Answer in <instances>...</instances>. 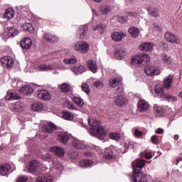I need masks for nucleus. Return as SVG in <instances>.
<instances>
[{
    "mask_svg": "<svg viewBox=\"0 0 182 182\" xmlns=\"http://www.w3.org/2000/svg\"><path fill=\"white\" fill-rule=\"evenodd\" d=\"M129 33L132 35V38H137L140 35V30L139 28L132 26L129 29Z\"/></svg>",
    "mask_w": 182,
    "mask_h": 182,
    "instance_id": "nucleus-42",
    "label": "nucleus"
},
{
    "mask_svg": "<svg viewBox=\"0 0 182 182\" xmlns=\"http://www.w3.org/2000/svg\"><path fill=\"white\" fill-rule=\"evenodd\" d=\"M5 32H6L9 36H11V38H14V36H17L19 31L14 27H4Z\"/></svg>",
    "mask_w": 182,
    "mask_h": 182,
    "instance_id": "nucleus-25",
    "label": "nucleus"
},
{
    "mask_svg": "<svg viewBox=\"0 0 182 182\" xmlns=\"http://www.w3.org/2000/svg\"><path fill=\"white\" fill-rule=\"evenodd\" d=\"M154 110L161 116L164 114H168V113L171 112V109L167 106L159 107L158 105H155Z\"/></svg>",
    "mask_w": 182,
    "mask_h": 182,
    "instance_id": "nucleus-10",
    "label": "nucleus"
},
{
    "mask_svg": "<svg viewBox=\"0 0 182 182\" xmlns=\"http://www.w3.org/2000/svg\"><path fill=\"white\" fill-rule=\"evenodd\" d=\"M11 170V165L8 164H4L0 166V174L1 176H6L8 171Z\"/></svg>",
    "mask_w": 182,
    "mask_h": 182,
    "instance_id": "nucleus-30",
    "label": "nucleus"
},
{
    "mask_svg": "<svg viewBox=\"0 0 182 182\" xmlns=\"http://www.w3.org/2000/svg\"><path fill=\"white\" fill-rule=\"evenodd\" d=\"M50 150L58 157H63L65 156V150L59 146H53Z\"/></svg>",
    "mask_w": 182,
    "mask_h": 182,
    "instance_id": "nucleus-23",
    "label": "nucleus"
},
{
    "mask_svg": "<svg viewBox=\"0 0 182 182\" xmlns=\"http://www.w3.org/2000/svg\"><path fill=\"white\" fill-rule=\"evenodd\" d=\"M138 110L141 113L149 110V103L146 100H141L138 102Z\"/></svg>",
    "mask_w": 182,
    "mask_h": 182,
    "instance_id": "nucleus-18",
    "label": "nucleus"
},
{
    "mask_svg": "<svg viewBox=\"0 0 182 182\" xmlns=\"http://www.w3.org/2000/svg\"><path fill=\"white\" fill-rule=\"evenodd\" d=\"M114 56H115L119 60H122V59L126 56V51L122 49H117L114 52Z\"/></svg>",
    "mask_w": 182,
    "mask_h": 182,
    "instance_id": "nucleus-36",
    "label": "nucleus"
},
{
    "mask_svg": "<svg viewBox=\"0 0 182 182\" xmlns=\"http://www.w3.org/2000/svg\"><path fill=\"white\" fill-rule=\"evenodd\" d=\"M38 97L41 100H50L52 95H50L48 90H41L38 92Z\"/></svg>",
    "mask_w": 182,
    "mask_h": 182,
    "instance_id": "nucleus-11",
    "label": "nucleus"
},
{
    "mask_svg": "<svg viewBox=\"0 0 182 182\" xmlns=\"http://www.w3.org/2000/svg\"><path fill=\"white\" fill-rule=\"evenodd\" d=\"M20 46L25 50L31 49V47L32 46V40H31V38H26L20 42Z\"/></svg>",
    "mask_w": 182,
    "mask_h": 182,
    "instance_id": "nucleus-17",
    "label": "nucleus"
},
{
    "mask_svg": "<svg viewBox=\"0 0 182 182\" xmlns=\"http://www.w3.org/2000/svg\"><path fill=\"white\" fill-rule=\"evenodd\" d=\"M148 13L154 18H159L160 16V10L157 7L150 6L147 9Z\"/></svg>",
    "mask_w": 182,
    "mask_h": 182,
    "instance_id": "nucleus-22",
    "label": "nucleus"
},
{
    "mask_svg": "<svg viewBox=\"0 0 182 182\" xmlns=\"http://www.w3.org/2000/svg\"><path fill=\"white\" fill-rule=\"evenodd\" d=\"M53 167L55 168V170H59L60 171H62L63 170V166L59 162V161H56L55 162L53 163Z\"/></svg>",
    "mask_w": 182,
    "mask_h": 182,
    "instance_id": "nucleus-51",
    "label": "nucleus"
},
{
    "mask_svg": "<svg viewBox=\"0 0 182 182\" xmlns=\"http://www.w3.org/2000/svg\"><path fill=\"white\" fill-rule=\"evenodd\" d=\"M42 130L45 133H58V127L52 122L43 124Z\"/></svg>",
    "mask_w": 182,
    "mask_h": 182,
    "instance_id": "nucleus-7",
    "label": "nucleus"
},
{
    "mask_svg": "<svg viewBox=\"0 0 182 182\" xmlns=\"http://www.w3.org/2000/svg\"><path fill=\"white\" fill-rule=\"evenodd\" d=\"M63 62L65 65H73L77 63V58H76V57H73L69 59H64Z\"/></svg>",
    "mask_w": 182,
    "mask_h": 182,
    "instance_id": "nucleus-45",
    "label": "nucleus"
},
{
    "mask_svg": "<svg viewBox=\"0 0 182 182\" xmlns=\"http://www.w3.org/2000/svg\"><path fill=\"white\" fill-rule=\"evenodd\" d=\"M164 38L166 42H169L170 43H175V45H178V43H180V38H178V36H175L170 31L165 33Z\"/></svg>",
    "mask_w": 182,
    "mask_h": 182,
    "instance_id": "nucleus-5",
    "label": "nucleus"
},
{
    "mask_svg": "<svg viewBox=\"0 0 182 182\" xmlns=\"http://www.w3.org/2000/svg\"><path fill=\"white\" fill-rule=\"evenodd\" d=\"M57 139L58 141H61V143L66 144L68 141H69V135L66 134V132L60 133L58 134Z\"/></svg>",
    "mask_w": 182,
    "mask_h": 182,
    "instance_id": "nucleus-28",
    "label": "nucleus"
},
{
    "mask_svg": "<svg viewBox=\"0 0 182 182\" xmlns=\"http://www.w3.org/2000/svg\"><path fill=\"white\" fill-rule=\"evenodd\" d=\"M109 85L110 87H117L118 86L117 89L120 87L122 89V86H119L120 85V79L119 78H114L109 80Z\"/></svg>",
    "mask_w": 182,
    "mask_h": 182,
    "instance_id": "nucleus-38",
    "label": "nucleus"
},
{
    "mask_svg": "<svg viewBox=\"0 0 182 182\" xmlns=\"http://www.w3.org/2000/svg\"><path fill=\"white\" fill-rule=\"evenodd\" d=\"M132 178L134 182H147V176L144 173L137 171V169H135Z\"/></svg>",
    "mask_w": 182,
    "mask_h": 182,
    "instance_id": "nucleus-6",
    "label": "nucleus"
},
{
    "mask_svg": "<svg viewBox=\"0 0 182 182\" xmlns=\"http://www.w3.org/2000/svg\"><path fill=\"white\" fill-rule=\"evenodd\" d=\"M42 159L44 161H49L50 159H52V156L49 154H46L45 155L42 156Z\"/></svg>",
    "mask_w": 182,
    "mask_h": 182,
    "instance_id": "nucleus-55",
    "label": "nucleus"
},
{
    "mask_svg": "<svg viewBox=\"0 0 182 182\" xmlns=\"http://www.w3.org/2000/svg\"><path fill=\"white\" fill-rule=\"evenodd\" d=\"M150 63V56L144 53L139 55H136L132 59V65H146V63Z\"/></svg>",
    "mask_w": 182,
    "mask_h": 182,
    "instance_id": "nucleus-3",
    "label": "nucleus"
},
{
    "mask_svg": "<svg viewBox=\"0 0 182 182\" xmlns=\"http://www.w3.org/2000/svg\"><path fill=\"white\" fill-rule=\"evenodd\" d=\"M134 134L136 137H140L141 136H143V132L139 129H135Z\"/></svg>",
    "mask_w": 182,
    "mask_h": 182,
    "instance_id": "nucleus-58",
    "label": "nucleus"
},
{
    "mask_svg": "<svg viewBox=\"0 0 182 182\" xmlns=\"http://www.w3.org/2000/svg\"><path fill=\"white\" fill-rule=\"evenodd\" d=\"M19 99H21V95L15 92V91H13V90L7 91V93L6 95V100H19Z\"/></svg>",
    "mask_w": 182,
    "mask_h": 182,
    "instance_id": "nucleus-13",
    "label": "nucleus"
},
{
    "mask_svg": "<svg viewBox=\"0 0 182 182\" xmlns=\"http://www.w3.org/2000/svg\"><path fill=\"white\" fill-rule=\"evenodd\" d=\"M106 29H107V26L105 23L97 24V26L93 27V31H99L100 33H105Z\"/></svg>",
    "mask_w": 182,
    "mask_h": 182,
    "instance_id": "nucleus-35",
    "label": "nucleus"
},
{
    "mask_svg": "<svg viewBox=\"0 0 182 182\" xmlns=\"http://www.w3.org/2000/svg\"><path fill=\"white\" fill-rule=\"evenodd\" d=\"M70 70L73 72L74 75H82V73H85V72H86L87 68L85 65H79L73 67Z\"/></svg>",
    "mask_w": 182,
    "mask_h": 182,
    "instance_id": "nucleus-24",
    "label": "nucleus"
},
{
    "mask_svg": "<svg viewBox=\"0 0 182 182\" xmlns=\"http://www.w3.org/2000/svg\"><path fill=\"white\" fill-rule=\"evenodd\" d=\"M144 157L145 159H146V160H150V159H151V153L150 152L145 153Z\"/></svg>",
    "mask_w": 182,
    "mask_h": 182,
    "instance_id": "nucleus-60",
    "label": "nucleus"
},
{
    "mask_svg": "<svg viewBox=\"0 0 182 182\" xmlns=\"http://www.w3.org/2000/svg\"><path fill=\"white\" fill-rule=\"evenodd\" d=\"M164 132V130L162 128H159L156 129V133L158 134H163Z\"/></svg>",
    "mask_w": 182,
    "mask_h": 182,
    "instance_id": "nucleus-63",
    "label": "nucleus"
},
{
    "mask_svg": "<svg viewBox=\"0 0 182 182\" xmlns=\"http://www.w3.org/2000/svg\"><path fill=\"white\" fill-rule=\"evenodd\" d=\"M161 58L164 63L166 65H171V63H173V59L166 53H162Z\"/></svg>",
    "mask_w": 182,
    "mask_h": 182,
    "instance_id": "nucleus-33",
    "label": "nucleus"
},
{
    "mask_svg": "<svg viewBox=\"0 0 182 182\" xmlns=\"http://www.w3.org/2000/svg\"><path fill=\"white\" fill-rule=\"evenodd\" d=\"M100 12L101 15H107V14L112 12V6L107 5L102 6L100 8Z\"/></svg>",
    "mask_w": 182,
    "mask_h": 182,
    "instance_id": "nucleus-41",
    "label": "nucleus"
},
{
    "mask_svg": "<svg viewBox=\"0 0 182 182\" xmlns=\"http://www.w3.org/2000/svg\"><path fill=\"white\" fill-rule=\"evenodd\" d=\"M105 159L107 160H113L116 159V155L113 152V149L111 148H106L104 154Z\"/></svg>",
    "mask_w": 182,
    "mask_h": 182,
    "instance_id": "nucleus-20",
    "label": "nucleus"
},
{
    "mask_svg": "<svg viewBox=\"0 0 182 182\" xmlns=\"http://www.w3.org/2000/svg\"><path fill=\"white\" fill-rule=\"evenodd\" d=\"M164 99H166V100H168V102H176V100H177V97H176L173 95H168L167 94H166Z\"/></svg>",
    "mask_w": 182,
    "mask_h": 182,
    "instance_id": "nucleus-53",
    "label": "nucleus"
},
{
    "mask_svg": "<svg viewBox=\"0 0 182 182\" xmlns=\"http://www.w3.org/2000/svg\"><path fill=\"white\" fill-rule=\"evenodd\" d=\"M81 89L87 95H89V93H90V87L89 86V84H87V83H83L81 86Z\"/></svg>",
    "mask_w": 182,
    "mask_h": 182,
    "instance_id": "nucleus-50",
    "label": "nucleus"
},
{
    "mask_svg": "<svg viewBox=\"0 0 182 182\" xmlns=\"http://www.w3.org/2000/svg\"><path fill=\"white\" fill-rule=\"evenodd\" d=\"M17 182H26L28 181V177L26 176H20L16 180Z\"/></svg>",
    "mask_w": 182,
    "mask_h": 182,
    "instance_id": "nucleus-56",
    "label": "nucleus"
},
{
    "mask_svg": "<svg viewBox=\"0 0 182 182\" xmlns=\"http://www.w3.org/2000/svg\"><path fill=\"white\" fill-rule=\"evenodd\" d=\"M60 87L63 93H68L70 90V85L66 83L62 84Z\"/></svg>",
    "mask_w": 182,
    "mask_h": 182,
    "instance_id": "nucleus-46",
    "label": "nucleus"
},
{
    "mask_svg": "<svg viewBox=\"0 0 182 182\" xmlns=\"http://www.w3.org/2000/svg\"><path fill=\"white\" fill-rule=\"evenodd\" d=\"M63 119L64 120H68L71 122V120H73L75 119V115H73V113H72L70 111H63Z\"/></svg>",
    "mask_w": 182,
    "mask_h": 182,
    "instance_id": "nucleus-34",
    "label": "nucleus"
},
{
    "mask_svg": "<svg viewBox=\"0 0 182 182\" xmlns=\"http://www.w3.org/2000/svg\"><path fill=\"white\" fill-rule=\"evenodd\" d=\"M94 86L99 90L103 89V82L102 81H96L94 83Z\"/></svg>",
    "mask_w": 182,
    "mask_h": 182,
    "instance_id": "nucleus-54",
    "label": "nucleus"
},
{
    "mask_svg": "<svg viewBox=\"0 0 182 182\" xmlns=\"http://www.w3.org/2000/svg\"><path fill=\"white\" fill-rule=\"evenodd\" d=\"M39 167V161L36 159L31 161L28 164V171L29 173H35Z\"/></svg>",
    "mask_w": 182,
    "mask_h": 182,
    "instance_id": "nucleus-15",
    "label": "nucleus"
},
{
    "mask_svg": "<svg viewBox=\"0 0 182 182\" xmlns=\"http://www.w3.org/2000/svg\"><path fill=\"white\" fill-rule=\"evenodd\" d=\"M117 21L119 22V23H124V22H126V20L124 19V17L121 16L117 18Z\"/></svg>",
    "mask_w": 182,
    "mask_h": 182,
    "instance_id": "nucleus-61",
    "label": "nucleus"
},
{
    "mask_svg": "<svg viewBox=\"0 0 182 182\" xmlns=\"http://www.w3.org/2000/svg\"><path fill=\"white\" fill-rule=\"evenodd\" d=\"M23 28L26 32L28 31V32H31L33 29V26H32V23H24L22 25Z\"/></svg>",
    "mask_w": 182,
    "mask_h": 182,
    "instance_id": "nucleus-48",
    "label": "nucleus"
},
{
    "mask_svg": "<svg viewBox=\"0 0 182 182\" xmlns=\"http://www.w3.org/2000/svg\"><path fill=\"white\" fill-rule=\"evenodd\" d=\"M154 92L157 96L159 97H161L162 99H164L166 97V92H164V89L163 87H160V85H156L154 88Z\"/></svg>",
    "mask_w": 182,
    "mask_h": 182,
    "instance_id": "nucleus-29",
    "label": "nucleus"
},
{
    "mask_svg": "<svg viewBox=\"0 0 182 182\" xmlns=\"http://www.w3.org/2000/svg\"><path fill=\"white\" fill-rule=\"evenodd\" d=\"M80 167H91V166H93V162L89 159L81 160L80 161Z\"/></svg>",
    "mask_w": 182,
    "mask_h": 182,
    "instance_id": "nucleus-43",
    "label": "nucleus"
},
{
    "mask_svg": "<svg viewBox=\"0 0 182 182\" xmlns=\"http://www.w3.org/2000/svg\"><path fill=\"white\" fill-rule=\"evenodd\" d=\"M68 107L70 110H77V108L72 103H68Z\"/></svg>",
    "mask_w": 182,
    "mask_h": 182,
    "instance_id": "nucleus-57",
    "label": "nucleus"
},
{
    "mask_svg": "<svg viewBox=\"0 0 182 182\" xmlns=\"http://www.w3.org/2000/svg\"><path fill=\"white\" fill-rule=\"evenodd\" d=\"M124 89L123 85H121L120 87H118L116 92V96L114 97V102L117 106H124L126 103H127V98L123 95Z\"/></svg>",
    "mask_w": 182,
    "mask_h": 182,
    "instance_id": "nucleus-2",
    "label": "nucleus"
},
{
    "mask_svg": "<svg viewBox=\"0 0 182 182\" xmlns=\"http://www.w3.org/2000/svg\"><path fill=\"white\" fill-rule=\"evenodd\" d=\"M144 72L147 76H156L160 75V69L153 65L146 67Z\"/></svg>",
    "mask_w": 182,
    "mask_h": 182,
    "instance_id": "nucleus-9",
    "label": "nucleus"
},
{
    "mask_svg": "<svg viewBox=\"0 0 182 182\" xmlns=\"http://www.w3.org/2000/svg\"><path fill=\"white\" fill-rule=\"evenodd\" d=\"M73 146L77 150H85L86 149V144L83 141L75 139L73 141Z\"/></svg>",
    "mask_w": 182,
    "mask_h": 182,
    "instance_id": "nucleus-27",
    "label": "nucleus"
},
{
    "mask_svg": "<svg viewBox=\"0 0 182 182\" xmlns=\"http://www.w3.org/2000/svg\"><path fill=\"white\" fill-rule=\"evenodd\" d=\"M40 69L43 71L52 70L53 66L52 65H43L40 66Z\"/></svg>",
    "mask_w": 182,
    "mask_h": 182,
    "instance_id": "nucleus-52",
    "label": "nucleus"
},
{
    "mask_svg": "<svg viewBox=\"0 0 182 182\" xmlns=\"http://www.w3.org/2000/svg\"><path fill=\"white\" fill-rule=\"evenodd\" d=\"M1 62L3 65H5L6 68H12L15 63L14 58L11 56H5L1 59Z\"/></svg>",
    "mask_w": 182,
    "mask_h": 182,
    "instance_id": "nucleus-14",
    "label": "nucleus"
},
{
    "mask_svg": "<svg viewBox=\"0 0 182 182\" xmlns=\"http://www.w3.org/2000/svg\"><path fill=\"white\" fill-rule=\"evenodd\" d=\"M173 83V75H169L164 80V86L166 89H170Z\"/></svg>",
    "mask_w": 182,
    "mask_h": 182,
    "instance_id": "nucleus-31",
    "label": "nucleus"
},
{
    "mask_svg": "<svg viewBox=\"0 0 182 182\" xmlns=\"http://www.w3.org/2000/svg\"><path fill=\"white\" fill-rule=\"evenodd\" d=\"M11 110L14 113H19L23 110V103L17 102L11 105Z\"/></svg>",
    "mask_w": 182,
    "mask_h": 182,
    "instance_id": "nucleus-21",
    "label": "nucleus"
},
{
    "mask_svg": "<svg viewBox=\"0 0 182 182\" xmlns=\"http://www.w3.org/2000/svg\"><path fill=\"white\" fill-rule=\"evenodd\" d=\"M43 39L46 40V42H50V43H55L56 42H59V38L50 33H45L43 36Z\"/></svg>",
    "mask_w": 182,
    "mask_h": 182,
    "instance_id": "nucleus-16",
    "label": "nucleus"
},
{
    "mask_svg": "<svg viewBox=\"0 0 182 182\" xmlns=\"http://www.w3.org/2000/svg\"><path fill=\"white\" fill-rule=\"evenodd\" d=\"M73 101L80 107H83V105H85V103L83 102V100H82V98L79 97H74L73 98Z\"/></svg>",
    "mask_w": 182,
    "mask_h": 182,
    "instance_id": "nucleus-44",
    "label": "nucleus"
},
{
    "mask_svg": "<svg viewBox=\"0 0 182 182\" xmlns=\"http://www.w3.org/2000/svg\"><path fill=\"white\" fill-rule=\"evenodd\" d=\"M120 137H122V135L117 132L109 134V139L115 140L116 141H119V140H120Z\"/></svg>",
    "mask_w": 182,
    "mask_h": 182,
    "instance_id": "nucleus-47",
    "label": "nucleus"
},
{
    "mask_svg": "<svg viewBox=\"0 0 182 182\" xmlns=\"http://www.w3.org/2000/svg\"><path fill=\"white\" fill-rule=\"evenodd\" d=\"M151 141L154 144H157L158 141H159V139L157 138V136L154 135L151 137Z\"/></svg>",
    "mask_w": 182,
    "mask_h": 182,
    "instance_id": "nucleus-59",
    "label": "nucleus"
},
{
    "mask_svg": "<svg viewBox=\"0 0 182 182\" xmlns=\"http://www.w3.org/2000/svg\"><path fill=\"white\" fill-rule=\"evenodd\" d=\"M87 26H80L76 34L77 39H83L86 33H87Z\"/></svg>",
    "mask_w": 182,
    "mask_h": 182,
    "instance_id": "nucleus-12",
    "label": "nucleus"
},
{
    "mask_svg": "<svg viewBox=\"0 0 182 182\" xmlns=\"http://www.w3.org/2000/svg\"><path fill=\"white\" fill-rule=\"evenodd\" d=\"M53 179H52V178H46V176H39L36 182H53Z\"/></svg>",
    "mask_w": 182,
    "mask_h": 182,
    "instance_id": "nucleus-49",
    "label": "nucleus"
},
{
    "mask_svg": "<svg viewBox=\"0 0 182 182\" xmlns=\"http://www.w3.org/2000/svg\"><path fill=\"white\" fill-rule=\"evenodd\" d=\"M144 166H146V161L144 159H138L132 164L134 173H136V170H137L138 173H140V170H141Z\"/></svg>",
    "mask_w": 182,
    "mask_h": 182,
    "instance_id": "nucleus-8",
    "label": "nucleus"
},
{
    "mask_svg": "<svg viewBox=\"0 0 182 182\" xmlns=\"http://www.w3.org/2000/svg\"><path fill=\"white\" fill-rule=\"evenodd\" d=\"M31 109L34 112H42V110H43V104L41 102H35L31 105Z\"/></svg>",
    "mask_w": 182,
    "mask_h": 182,
    "instance_id": "nucleus-40",
    "label": "nucleus"
},
{
    "mask_svg": "<svg viewBox=\"0 0 182 182\" xmlns=\"http://www.w3.org/2000/svg\"><path fill=\"white\" fill-rule=\"evenodd\" d=\"M74 49L76 52L85 55L89 50V44L85 41H78L75 44Z\"/></svg>",
    "mask_w": 182,
    "mask_h": 182,
    "instance_id": "nucleus-4",
    "label": "nucleus"
},
{
    "mask_svg": "<svg viewBox=\"0 0 182 182\" xmlns=\"http://www.w3.org/2000/svg\"><path fill=\"white\" fill-rule=\"evenodd\" d=\"M15 16V11L12 9H7L4 15V18L5 19H12Z\"/></svg>",
    "mask_w": 182,
    "mask_h": 182,
    "instance_id": "nucleus-39",
    "label": "nucleus"
},
{
    "mask_svg": "<svg viewBox=\"0 0 182 182\" xmlns=\"http://www.w3.org/2000/svg\"><path fill=\"white\" fill-rule=\"evenodd\" d=\"M111 38L112 41H114V42H120L122 39H123V34L117 31H115L112 33Z\"/></svg>",
    "mask_w": 182,
    "mask_h": 182,
    "instance_id": "nucleus-37",
    "label": "nucleus"
},
{
    "mask_svg": "<svg viewBox=\"0 0 182 182\" xmlns=\"http://www.w3.org/2000/svg\"><path fill=\"white\" fill-rule=\"evenodd\" d=\"M154 28L155 29V31H160L161 30L160 26L157 23H154Z\"/></svg>",
    "mask_w": 182,
    "mask_h": 182,
    "instance_id": "nucleus-62",
    "label": "nucleus"
},
{
    "mask_svg": "<svg viewBox=\"0 0 182 182\" xmlns=\"http://www.w3.org/2000/svg\"><path fill=\"white\" fill-rule=\"evenodd\" d=\"M20 92L23 95H32V93L33 92V88H32L31 85H26L21 87Z\"/></svg>",
    "mask_w": 182,
    "mask_h": 182,
    "instance_id": "nucleus-32",
    "label": "nucleus"
},
{
    "mask_svg": "<svg viewBox=\"0 0 182 182\" xmlns=\"http://www.w3.org/2000/svg\"><path fill=\"white\" fill-rule=\"evenodd\" d=\"M139 49L143 52H150L153 49V43L144 42L141 44Z\"/></svg>",
    "mask_w": 182,
    "mask_h": 182,
    "instance_id": "nucleus-26",
    "label": "nucleus"
},
{
    "mask_svg": "<svg viewBox=\"0 0 182 182\" xmlns=\"http://www.w3.org/2000/svg\"><path fill=\"white\" fill-rule=\"evenodd\" d=\"M88 124L90 126V133L92 137H97L100 140H103L107 134V131L100 126L97 121L92 117L88 118Z\"/></svg>",
    "mask_w": 182,
    "mask_h": 182,
    "instance_id": "nucleus-1",
    "label": "nucleus"
},
{
    "mask_svg": "<svg viewBox=\"0 0 182 182\" xmlns=\"http://www.w3.org/2000/svg\"><path fill=\"white\" fill-rule=\"evenodd\" d=\"M87 63V66L90 72H92V73H96L97 72V64L96 63V61L90 60Z\"/></svg>",
    "mask_w": 182,
    "mask_h": 182,
    "instance_id": "nucleus-19",
    "label": "nucleus"
},
{
    "mask_svg": "<svg viewBox=\"0 0 182 182\" xmlns=\"http://www.w3.org/2000/svg\"><path fill=\"white\" fill-rule=\"evenodd\" d=\"M77 157V152H73L71 156H70V159H75Z\"/></svg>",
    "mask_w": 182,
    "mask_h": 182,
    "instance_id": "nucleus-64",
    "label": "nucleus"
}]
</instances>
